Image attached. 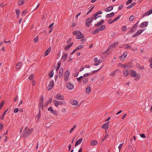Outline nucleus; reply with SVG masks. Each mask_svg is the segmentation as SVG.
<instances>
[{"mask_svg":"<svg viewBox=\"0 0 152 152\" xmlns=\"http://www.w3.org/2000/svg\"><path fill=\"white\" fill-rule=\"evenodd\" d=\"M70 75V72L69 69H67L64 73V77H69Z\"/></svg>","mask_w":152,"mask_h":152,"instance_id":"6ab92c4d","label":"nucleus"},{"mask_svg":"<svg viewBox=\"0 0 152 152\" xmlns=\"http://www.w3.org/2000/svg\"><path fill=\"white\" fill-rule=\"evenodd\" d=\"M51 50V46L49 47L48 49L45 51V54L44 55V56L45 57L47 55H48L50 52Z\"/></svg>","mask_w":152,"mask_h":152,"instance_id":"9b49d317","label":"nucleus"},{"mask_svg":"<svg viewBox=\"0 0 152 152\" xmlns=\"http://www.w3.org/2000/svg\"><path fill=\"white\" fill-rule=\"evenodd\" d=\"M147 13L148 14V15H150L152 13V9H151L148 11L147 12Z\"/></svg>","mask_w":152,"mask_h":152,"instance_id":"864d4df0","label":"nucleus"},{"mask_svg":"<svg viewBox=\"0 0 152 152\" xmlns=\"http://www.w3.org/2000/svg\"><path fill=\"white\" fill-rule=\"evenodd\" d=\"M134 15H132L129 17V20L130 21H132L134 20Z\"/></svg>","mask_w":152,"mask_h":152,"instance_id":"ea45409f","label":"nucleus"},{"mask_svg":"<svg viewBox=\"0 0 152 152\" xmlns=\"http://www.w3.org/2000/svg\"><path fill=\"white\" fill-rule=\"evenodd\" d=\"M109 121L107 122L106 123L104 124L102 126V128L105 129H107L108 128L109 125L108 123Z\"/></svg>","mask_w":152,"mask_h":152,"instance_id":"f8f14e48","label":"nucleus"},{"mask_svg":"<svg viewBox=\"0 0 152 152\" xmlns=\"http://www.w3.org/2000/svg\"><path fill=\"white\" fill-rule=\"evenodd\" d=\"M40 117H38V116L37 117V115H36V116L35 117V118H37V120H36V122H37V123L39 121V119L40 118Z\"/></svg>","mask_w":152,"mask_h":152,"instance_id":"680f3d73","label":"nucleus"},{"mask_svg":"<svg viewBox=\"0 0 152 152\" xmlns=\"http://www.w3.org/2000/svg\"><path fill=\"white\" fill-rule=\"evenodd\" d=\"M108 136L109 135L108 134H106L104 138L102 139V141L103 142V141H104L106 138L107 137H108Z\"/></svg>","mask_w":152,"mask_h":152,"instance_id":"13d9d810","label":"nucleus"},{"mask_svg":"<svg viewBox=\"0 0 152 152\" xmlns=\"http://www.w3.org/2000/svg\"><path fill=\"white\" fill-rule=\"evenodd\" d=\"M140 75L139 74H137V75H136V76L135 77L134 79L135 80H137L139 79L140 78Z\"/></svg>","mask_w":152,"mask_h":152,"instance_id":"f704fd0d","label":"nucleus"},{"mask_svg":"<svg viewBox=\"0 0 152 152\" xmlns=\"http://www.w3.org/2000/svg\"><path fill=\"white\" fill-rule=\"evenodd\" d=\"M19 109L18 108H15L14 110V112L15 113H17Z\"/></svg>","mask_w":152,"mask_h":152,"instance_id":"338daca9","label":"nucleus"},{"mask_svg":"<svg viewBox=\"0 0 152 152\" xmlns=\"http://www.w3.org/2000/svg\"><path fill=\"white\" fill-rule=\"evenodd\" d=\"M76 125H75L70 130V131H69V133H71L72 131L74 130V129L75 128V127H76Z\"/></svg>","mask_w":152,"mask_h":152,"instance_id":"052dcab7","label":"nucleus"},{"mask_svg":"<svg viewBox=\"0 0 152 152\" xmlns=\"http://www.w3.org/2000/svg\"><path fill=\"white\" fill-rule=\"evenodd\" d=\"M73 43L72 42L66 45L64 48L65 50H68L73 45Z\"/></svg>","mask_w":152,"mask_h":152,"instance_id":"a211bd4d","label":"nucleus"},{"mask_svg":"<svg viewBox=\"0 0 152 152\" xmlns=\"http://www.w3.org/2000/svg\"><path fill=\"white\" fill-rule=\"evenodd\" d=\"M8 110V109H7L4 111L2 116L0 117V118L1 119L3 120V118L4 117L6 113L7 112Z\"/></svg>","mask_w":152,"mask_h":152,"instance_id":"b1692460","label":"nucleus"},{"mask_svg":"<svg viewBox=\"0 0 152 152\" xmlns=\"http://www.w3.org/2000/svg\"><path fill=\"white\" fill-rule=\"evenodd\" d=\"M69 77H65L64 80L66 82H67L68 81Z\"/></svg>","mask_w":152,"mask_h":152,"instance_id":"e2e57ef3","label":"nucleus"},{"mask_svg":"<svg viewBox=\"0 0 152 152\" xmlns=\"http://www.w3.org/2000/svg\"><path fill=\"white\" fill-rule=\"evenodd\" d=\"M102 67V66H101L99 69H98L97 70H94V71H92V74H94V73H96V72H98V71H99V70L101 69V68Z\"/></svg>","mask_w":152,"mask_h":152,"instance_id":"49530a36","label":"nucleus"},{"mask_svg":"<svg viewBox=\"0 0 152 152\" xmlns=\"http://www.w3.org/2000/svg\"><path fill=\"white\" fill-rule=\"evenodd\" d=\"M105 26L104 25H103L101 26L99 28V31H103L105 29Z\"/></svg>","mask_w":152,"mask_h":152,"instance_id":"4c0bfd02","label":"nucleus"},{"mask_svg":"<svg viewBox=\"0 0 152 152\" xmlns=\"http://www.w3.org/2000/svg\"><path fill=\"white\" fill-rule=\"evenodd\" d=\"M124 143H121L118 146V149H119V151H120L121 148L123 145Z\"/></svg>","mask_w":152,"mask_h":152,"instance_id":"5fc2aeb1","label":"nucleus"},{"mask_svg":"<svg viewBox=\"0 0 152 152\" xmlns=\"http://www.w3.org/2000/svg\"><path fill=\"white\" fill-rule=\"evenodd\" d=\"M43 96H42L39 99V108H40V107L42 105H43Z\"/></svg>","mask_w":152,"mask_h":152,"instance_id":"6e6552de","label":"nucleus"},{"mask_svg":"<svg viewBox=\"0 0 152 152\" xmlns=\"http://www.w3.org/2000/svg\"><path fill=\"white\" fill-rule=\"evenodd\" d=\"M63 69L62 68H61L59 72V77L60 79L63 76Z\"/></svg>","mask_w":152,"mask_h":152,"instance_id":"ddd939ff","label":"nucleus"},{"mask_svg":"<svg viewBox=\"0 0 152 152\" xmlns=\"http://www.w3.org/2000/svg\"><path fill=\"white\" fill-rule=\"evenodd\" d=\"M99 28H96L94 29V31H92L91 32V33L94 34H95L97 33H98L99 32Z\"/></svg>","mask_w":152,"mask_h":152,"instance_id":"c756f323","label":"nucleus"},{"mask_svg":"<svg viewBox=\"0 0 152 152\" xmlns=\"http://www.w3.org/2000/svg\"><path fill=\"white\" fill-rule=\"evenodd\" d=\"M67 57V55L66 53L64 54L62 56V59L64 60V61H65L66 60Z\"/></svg>","mask_w":152,"mask_h":152,"instance_id":"c9c22d12","label":"nucleus"},{"mask_svg":"<svg viewBox=\"0 0 152 152\" xmlns=\"http://www.w3.org/2000/svg\"><path fill=\"white\" fill-rule=\"evenodd\" d=\"M137 75L136 72L135 71L133 70L130 71V75L133 77L136 76V75Z\"/></svg>","mask_w":152,"mask_h":152,"instance_id":"2eb2a0df","label":"nucleus"},{"mask_svg":"<svg viewBox=\"0 0 152 152\" xmlns=\"http://www.w3.org/2000/svg\"><path fill=\"white\" fill-rule=\"evenodd\" d=\"M15 12L17 15H20V11L19 9H16Z\"/></svg>","mask_w":152,"mask_h":152,"instance_id":"a18cd8bd","label":"nucleus"},{"mask_svg":"<svg viewBox=\"0 0 152 152\" xmlns=\"http://www.w3.org/2000/svg\"><path fill=\"white\" fill-rule=\"evenodd\" d=\"M88 80L87 78H85L83 81V84H85L88 82Z\"/></svg>","mask_w":152,"mask_h":152,"instance_id":"37998d69","label":"nucleus"},{"mask_svg":"<svg viewBox=\"0 0 152 152\" xmlns=\"http://www.w3.org/2000/svg\"><path fill=\"white\" fill-rule=\"evenodd\" d=\"M98 15L96 13L93 15V16L94 17V20H96L97 18L101 17V15L98 16Z\"/></svg>","mask_w":152,"mask_h":152,"instance_id":"58836bf2","label":"nucleus"},{"mask_svg":"<svg viewBox=\"0 0 152 152\" xmlns=\"http://www.w3.org/2000/svg\"><path fill=\"white\" fill-rule=\"evenodd\" d=\"M136 28H137L135 26H134V25L132 27L130 30L129 32L132 33V32L134 31Z\"/></svg>","mask_w":152,"mask_h":152,"instance_id":"7c9ffc66","label":"nucleus"},{"mask_svg":"<svg viewBox=\"0 0 152 152\" xmlns=\"http://www.w3.org/2000/svg\"><path fill=\"white\" fill-rule=\"evenodd\" d=\"M94 6L93 7H92L89 10V11L88 12L86 13V15L90 13L91 11H92V10L94 8Z\"/></svg>","mask_w":152,"mask_h":152,"instance_id":"8fccbe9b","label":"nucleus"},{"mask_svg":"<svg viewBox=\"0 0 152 152\" xmlns=\"http://www.w3.org/2000/svg\"><path fill=\"white\" fill-rule=\"evenodd\" d=\"M149 62L150 63V66L152 68V57L151 59H149Z\"/></svg>","mask_w":152,"mask_h":152,"instance_id":"de8ad7c7","label":"nucleus"},{"mask_svg":"<svg viewBox=\"0 0 152 152\" xmlns=\"http://www.w3.org/2000/svg\"><path fill=\"white\" fill-rule=\"evenodd\" d=\"M114 13L113 12H112L110 14H107L106 15L105 17L107 18H109L110 17H113L114 16Z\"/></svg>","mask_w":152,"mask_h":152,"instance_id":"412c9836","label":"nucleus"},{"mask_svg":"<svg viewBox=\"0 0 152 152\" xmlns=\"http://www.w3.org/2000/svg\"><path fill=\"white\" fill-rule=\"evenodd\" d=\"M25 0H20L18 3L19 5H23L24 3Z\"/></svg>","mask_w":152,"mask_h":152,"instance_id":"e433bc0d","label":"nucleus"},{"mask_svg":"<svg viewBox=\"0 0 152 152\" xmlns=\"http://www.w3.org/2000/svg\"><path fill=\"white\" fill-rule=\"evenodd\" d=\"M136 66L140 69H145V67L143 66H142L138 63L137 64Z\"/></svg>","mask_w":152,"mask_h":152,"instance_id":"aec40b11","label":"nucleus"},{"mask_svg":"<svg viewBox=\"0 0 152 152\" xmlns=\"http://www.w3.org/2000/svg\"><path fill=\"white\" fill-rule=\"evenodd\" d=\"M21 65L22 64L21 63H18L17 64L16 69H20L21 68Z\"/></svg>","mask_w":152,"mask_h":152,"instance_id":"2f4dec72","label":"nucleus"},{"mask_svg":"<svg viewBox=\"0 0 152 152\" xmlns=\"http://www.w3.org/2000/svg\"><path fill=\"white\" fill-rule=\"evenodd\" d=\"M91 73H85L84 75V77H86L88 76L91 75Z\"/></svg>","mask_w":152,"mask_h":152,"instance_id":"6e6d98bb","label":"nucleus"},{"mask_svg":"<svg viewBox=\"0 0 152 152\" xmlns=\"http://www.w3.org/2000/svg\"><path fill=\"white\" fill-rule=\"evenodd\" d=\"M120 71V70L118 69H117L115 70L114 72H111L110 73V75L111 76H115V73L116 72H119Z\"/></svg>","mask_w":152,"mask_h":152,"instance_id":"a878e982","label":"nucleus"},{"mask_svg":"<svg viewBox=\"0 0 152 152\" xmlns=\"http://www.w3.org/2000/svg\"><path fill=\"white\" fill-rule=\"evenodd\" d=\"M38 37L37 36H36L35 38L34 39V43L36 42L38 40Z\"/></svg>","mask_w":152,"mask_h":152,"instance_id":"603ef678","label":"nucleus"},{"mask_svg":"<svg viewBox=\"0 0 152 152\" xmlns=\"http://www.w3.org/2000/svg\"><path fill=\"white\" fill-rule=\"evenodd\" d=\"M34 76V75L32 74L30 75L28 77L29 79L30 80H32Z\"/></svg>","mask_w":152,"mask_h":152,"instance_id":"09e8293b","label":"nucleus"},{"mask_svg":"<svg viewBox=\"0 0 152 152\" xmlns=\"http://www.w3.org/2000/svg\"><path fill=\"white\" fill-rule=\"evenodd\" d=\"M52 102V98H50L49 100L45 104L44 106H47L49 103H51Z\"/></svg>","mask_w":152,"mask_h":152,"instance_id":"cd10ccee","label":"nucleus"},{"mask_svg":"<svg viewBox=\"0 0 152 152\" xmlns=\"http://www.w3.org/2000/svg\"><path fill=\"white\" fill-rule=\"evenodd\" d=\"M121 16V15H119L118 16H117L116 18H115V19H113L112 20V19L111 18V19H109L108 20V21L107 22V23H108L109 24H111L113 22H114L117 20L119 19L120 18V17Z\"/></svg>","mask_w":152,"mask_h":152,"instance_id":"f03ea898","label":"nucleus"},{"mask_svg":"<svg viewBox=\"0 0 152 152\" xmlns=\"http://www.w3.org/2000/svg\"><path fill=\"white\" fill-rule=\"evenodd\" d=\"M54 98L58 100H64V97L62 95H61L59 94L55 96Z\"/></svg>","mask_w":152,"mask_h":152,"instance_id":"20e7f679","label":"nucleus"},{"mask_svg":"<svg viewBox=\"0 0 152 152\" xmlns=\"http://www.w3.org/2000/svg\"><path fill=\"white\" fill-rule=\"evenodd\" d=\"M83 139L82 138H81L77 141L75 143V146H76L80 144L82 142Z\"/></svg>","mask_w":152,"mask_h":152,"instance_id":"f3484780","label":"nucleus"},{"mask_svg":"<svg viewBox=\"0 0 152 152\" xmlns=\"http://www.w3.org/2000/svg\"><path fill=\"white\" fill-rule=\"evenodd\" d=\"M70 103L73 105H78V101L75 100H72L70 101Z\"/></svg>","mask_w":152,"mask_h":152,"instance_id":"4468645a","label":"nucleus"},{"mask_svg":"<svg viewBox=\"0 0 152 152\" xmlns=\"http://www.w3.org/2000/svg\"><path fill=\"white\" fill-rule=\"evenodd\" d=\"M123 73L124 75V76L126 77L127 76L129 75V71L126 70V71H123Z\"/></svg>","mask_w":152,"mask_h":152,"instance_id":"5701e85b","label":"nucleus"},{"mask_svg":"<svg viewBox=\"0 0 152 152\" xmlns=\"http://www.w3.org/2000/svg\"><path fill=\"white\" fill-rule=\"evenodd\" d=\"M127 52H124L122 55L119 56V58L121 60H124L126 58L127 55Z\"/></svg>","mask_w":152,"mask_h":152,"instance_id":"1a4fd4ad","label":"nucleus"},{"mask_svg":"<svg viewBox=\"0 0 152 152\" xmlns=\"http://www.w3.org/2000/svg\"><path fill=\"white\" fill-rule=\"evenodd\" d=\"M126 67L129 68H132L133 67L132 64L131 63H128L126 64Z\"/></svg>","mask_w":152,"mask_h":152,"instance_id":"a19ab883","label":"nucleus"},{"mask_svg":"<svg viewBox=\"0 0 152 152\" xmlns=\"http://www.w3.org/2000/svg\"><path fill=\"white\" fill-rule=\"evenodd\" d=\"M72 40V38H69L68 40L66 41V43L67 44L69 43V42H71Z\"/></svg>","mask_w":152,"mask_h":152,"instance_id":"774afa93","label":"nucleus"},{"mask_svg":"<svg viewBox=\"0 0 152 152\" xmlns=\"http://www.w3.org/2000/svg\"><path fill=\"white\" fill-rule=\"evenodd\" d=\"M125 48L126 49L131 48V47L129 45H126L125 46Z\"/></svg>","mask_w":152,"mask_h":152,"instance_id":"69168bd1","label":"nucleus"},{"mask_svg":"<svg viewBox=\"0 0 152 152\" xmlns=\"http://www.w3.org/2000/svg\"><path fill=\"white\" fill-rule=\"evenodd\" d=\"M55 106L56 107H57L58 105V101L55 100L54 102Z\"/></svg>","mask_w":152,"mask_h":152,"instance_id":"c03bdc74","label":"nucleus"},{"mask_svg":"<svg viewBox=\"0 0 152 152\" xmlns=\"http://www.w3.org/2000/svg\"><path fill=\"white\" fill-rule=\"evenodd\" d=\"M48 110L51 113L54 114L55 115H57V113L56 111H54L52 107H50L48 108Z\"/></svg>","mask_w":152,"mask_h":152,"instance_id":"0eeeda50","label":"nucleus"},{"mask_svg":"<svg viewBox=\"0 0 152 152\" xmlns=\"http://www.w3.org/2000/svg\"><path fill=\"white\" fill-rule=\"evenodd\" d=\"M54 75V72L53 70H52L51 71L48 73V75L49 78L52 77Z\"/></svg>","mask_w":152,"mask_h":152,"instance_id":"bb28decb","label":"nucleus"},{"mask_svg":"<svg viewBox=\"0 0 152 152\" xmlns=\"http://www.w3.org/2000/svg\"><path fill=\"white\" fill-rule=\"evenodd\" d=\"M132 0H128L126 3V4L127 5L130 4L132 1Z\"/></svg>","mask_w":152,"mask_h":152,"instance_id":"4d7b16f0","label":"nucleus"},{"mask_svg":"<svg viewBox=\"0 0 152 152\" xmlns=\"http://www.w3.org/2000/svg\"><path fill=\"white\" fill-rule=\"evenodd\" d=\"M98 144V142L96 140H93L91 141V145H97Z\"/></svg>","mask_w":152,"mask_h":152,"instance_id":"393cba45","label":"nucleus"},{"mask_svg":"<svg viewBox=\"0 0 152 152\" xmlns=\"http://www.w3.org/2000/svg\"><path fill=\"white\" fill-rule=\"evenodd\" d=\"M67 88L69 90H71L74 88V85L71 83L68 82L66 85Z\"/></svg>","mask_w":152,"mask_h":152,"instance_id":"9d476101","label":"nucleus"},{"mask_svg":"<svg viewBox=\"0 0 152 152\" xmlns=\"http://www.w3.org/2000/svg\"><path fill=\"white\" fill-rule=\"evenodd\" d=\"M77 34L76 38L77 39H80L82 38H83L84 35L81 33V32L79 30L77 31Z\"/></svg>","mask_w":152,"mask_h":152,"instance_id":"7ed1b4c3","label":"nucleus"},{"mask_svg":"<svg viewBox=\"0 0 152 152\" xmlns=\"http://www.w3.org/2000/svg\"><path fill=\"white\" fill-rule=\"evenodd\" d=\"M116 44H118V43H115V44H114L113 45H111L110 46V48H113L115 46Z\"/></svg>","mask_w":152,"mask_h":152,"instance_id":"bf43d9fd","label":"nucleus"},{"mask_svg":"<svg viewBox=\"0 0 152 152\" xmlns=\"http://www.w3.org/2000/svg\"><path fill=\"white\" fill-rule=\"evenodd\" d=\"M31 133V131L30 129H28V130H27L23 134V136L25 137H28L30 135Z\"/></svg>","mask_w":152,"mask_h":152,"instance_id":"423d86ee","label":"nucleus"},{"mask_svg":"<svg viewBox=\"0 0 152 152\" xmlns=\"http://www.w3.org/2000/svg\"><path fill=\"white\" fill-rule=\"evenodd\" d=\"M144 29H141L138 30L136 33L137 34V35H139L143 31Z\"/></svg>","mask_w":152,"mask_h":152,"instance_id":"473e14b6","label":"nucleus"},{"mask_svg":"<svg viewBox=\"0 0 152 152\" xmlns=\"http://www.w3.org/2000/svg\"><path fill=\"white\" fill-rule=\"evenodd\" d=\"M83 46L82 45H80L79 46H78L76 48V50H80L81 48H83Z\"/></svg>","mask_w":152,"mask_h":152,"instance_id":"79ce46f5","label":"nucleus"},{"mask_svg":"<svg viewBox=\"0 0 152 152\" xmlns=\"http://www.w3.org/2000/svg\"><path fill=\"white\" fill-rule=\"evenodd\" d=\"M93 19H94V17H92V18H88L86 19V25L87 27H89L90 23H91V21H93Z\"/></svg>","mask_w":152,"mask_h":152,"instance_id":"f257e3e1","label":"nucleus"},{"mask_svg":"<svg viewBox=\"0 0 152 152\" xmlns=\"http://www.w3.org/2000/svg\"><path fill=\"white\" fill-rule=\"evenodd\" d=\"M126 28H127L126 27V26H124L122 27L121 30H122V31H124L126 30Z\"/></svg>","mask_w":152,"mask_h":152,"instance_id":"3c124183","label":"nucleus"},{"mask_svg":"<svg viewBox=\"0 0 152 152\" xmlns=\"http://www.w3.org/2000/svg\"><path fill=\"white\" fill-rule=\"evenodd\" d=\"M91 91V88L89 86H87L86 89V91L87 94H88L90 93Z\"/></svg>","mask_w":152,"mask_h":152,"instance_id":"72a5a7b5","label":"nucleus"},{"mask_svg":"<svg viewBox=\"0 0 152 152\" xmlns=\"http://www.w3.org/2000/svg\"><path fill=\"white\" fill-rule=\"evenodd\" d=\"M140 136L143 138H145L146 137L145 136L144 134H140Z\"/></svg>","mask_w":152,"mask_h":152,"instance_id":"0e129e2a","label":"nucleus"},{"mask_svg":"<svg viewBox=\"0 0 152 152\" xmlns=\"http://www.w3.org/2000/svg\"><path fill=\"white\" fill-rule=\"evenodd\" d=\"M54 85V81L53 80H52L49 83L48 87V90L49 91L53 87Z\"/></svg>","mask_w":152,"mask_h":152,"instance_id":"39448f33","label":"nucleus"},{"mask_svg":"<svg viewBox=\"0 0 152 152\" xmlns=\"http://www.w3.org/2000/svg\"><path fill=\"white\" fill-rule=\"evenodd\" d=\"M136 4V2H134L132 3L131 4L129 5V6L127 7V9H129L131 8L132 7L134 6Z\"/></svg>","mask_w":152,"mask_h":152,"instance_id":"c85d7f7f","label":"nucleus"},{"mask_svg":"<svg viewBox=\"0 0 152 152\" xmlns=\"http://www.w3.org/2000/svg\"><path fill=\"white\" fill-rule=\"evenodd\" d=\"M148 24V22L145 21L142 23L140 25L141 27H145L147 26Z\"/></svg>","mask_w":152,"mask_h":152,"instance_id":"dca6fc26","label":"nucleus"},{"mask_svg":"<svg viewBox=\"0 0 152 152\" xmlns=\"http://www.w3.org/2000/svg\"><path fill=\"white\" fill-rule=\"evenodd\" d=\"M113 7L112 6H111L110 7H109L105 9V11L106 12L110 11L113 10Z\"/></svg>","mask_w":152,"mask_h":152,"instance_id":"4be33fe9","label":"nucleus"}]
</instances>
